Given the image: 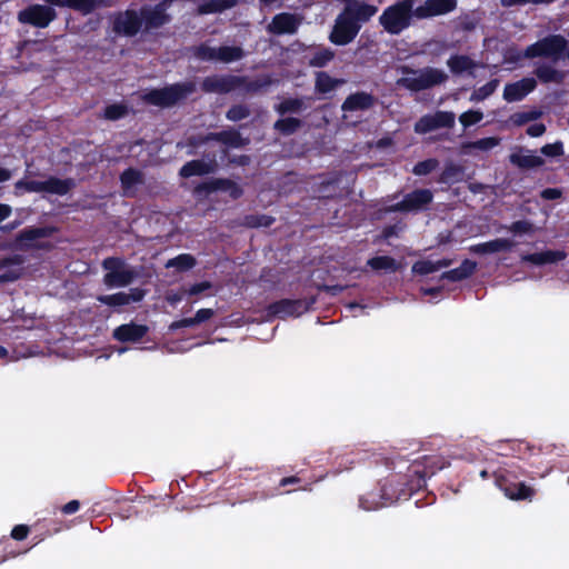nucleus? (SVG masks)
Wrapping results in <instances>:
<instances>
[{"instance_id":"f257e3e1","label":"nucleus","mask_w":569,"mask_h":569,"mask_svg":"<svg viewBox=\"0 0 569 569\" xmlns=\"http://www.w3.org/2000/svg\"><path fill=\"white\" fill-rule=\"evenodd\" d=\"M426 471L418 465H410L407 475L395 473L385 479L380 485V501H376V495L360 498V507L365 510H373L385 507L400 499H407L415 492L426 487Z\"/></svg>"},{"instance_id":"f03ea898","label":"nucleus","mask_w":569,"mask_h":569,"mask_svg":"<svg viewBox=\"0 0 569 569\" xmlns=\"http://www.w3.org/2000/svg\"><path fill=\"white\" fill-rule=\"evenodd\" d=\"M378 11L373 4L359 0H345L342 11L337 16L329 40L336 46H347L358 36L362 23L368 22Z\"/></svg>"},{"instance_id":"7ed1b4c3","label":"nucleus","mask_w":569,"mask_h":569,"mask_svg":"<svg viewBox=\"0 0 569 569\" xmlns=\"http://www.w3.org/2000/svg\"><path fill=\"white\" fill-rule=\"evenodd\" d=\"M196 90L191 81L177 82L163 88H154L146 91L141 99L144 103L162 109L171 108L187 99Z\"/></svg>"},{"instance_id":"20e7f679","label":"nucleus","mask_w":569,"mask_h":569,"mask_svg":"<svg viewBox=\"0 0 569 569\" xmlns=\"http://www.w3.org/2000/svg\"><path fill=\"white\" fill-rule=\"evenodd\" d=\"M415 0H399L387 7L379 17V23L390 34H400L416 18Z\"/></svg>"},{"instance_id":"39448f33","label":"nucleus","mask_w":569,"mask_h":569,"mask_svg":"<svg viewBox=\"0 0 569 569\" xmlns=\"http://www.w3.org/2000/svg\"><path fill=\"white\" fill-rule=\"evenodd\" d=\"M144 9L142 6L139 10L127 9L114 14L112 20V30L118 36L133 38L139 32L150 33L156 27H150L144 18Z\"/></svg>"},{"instance_id":"423d86ee","label":"nucleus","mask_w":569,"mask_h":569,"mask_svg":"<svg viewBox=\"0 0 569 569\" xmlns=\"http://www.w3.org/2000/svg\"><path fill=\"white\" fill-rule=\"evenodd\" d=\"M403 73L413 74L417 77H402L397 80V84L401 88L412 92H420L436 86H439L448 80V76L440 69L426 67L423 69L415 70L409 67H403Z\"/></svg>"},{"instance_id":"0eeeda50","label":"nucleus","mask_w":569,"mask_h":569,"mask_svg":"<svg viewBox=\"0 0 569 569\" xmlns=\"http://www.w3.org/2000/svg\"><path fill=\"white\" fill-rule=\"evenodd\" d=\"M76 187L72 178L60 179L50 176L44 181L20 179L14 183V194L21 196L24 192H47L51 194L66 196Z\"/></svg>"},{"instance_id":"6e6552de","label":"nucleus","mask_w":569,"mask_h":569,"mask_svg":"<svg viewBox=\"0 0 569 569\" xmlns=\"http://www.w3.org/2000/svg\"><path fill=\"white\" fill-rule=\"evenodd\" d=\"M568 40L561 34H549L539 39L525 49L523 57L527 59L549 58L557 62L565 58Z\"/></svg>"},{"instance_id":"1a4fd4ad","label":"nucleus","mask_w":569,"mask_h":569,"mask_svg":"<svg viewBox=\"0 0 569 569\" xmlns=\"http://www.w3.org/2000/svg\"><path fill=\"white\" fill-rule=\"evenodd\" d=\"M495 482L510 500L531 501L536 495V490L532 487L527 486L523 481H519L517 476L509 470L497 472L495 475Z\"/></svg>"},{"instance_id":"9d476101","label":"nucleus","mask_w":569,"mask_h":569,"mask_svg":"<svg viewBox=\"0 0 569 569\" xmlns=\"http://www.w3.org/2000/svg\"><path fill=\"white\" fill-rule=\"evenodd\" d=\"M316 298L288 299L283 298L269 303L266 308L268 318L286 319L288 317H300L311 309Z\"/></svg>"},{"instance_id":"9b49d317","label":"nucleus","mask_w":569,"mask_h":569,"mask_svg":"<svg viewBox=\"0 0 569 569\" xmlns=\"http://www.w3.org/2000/svg\"><path fill=\"white\" fill-rule=\"evenodd\" d=\"M57 18L56 10L46 4H30L18 12V21L34 28H47Z\"/></svg>"},{"instance_id":"f8f14e48","label":"nucleus","mask_w":569,"mask_h":569,"mask_svg":"<svg viewBox=\"0 0 569 569\" xmlns=\"http://www.w3.org/2000/svg\"><path fill=\"white\" fill-rule=\"evenodd\" d=\"M433 200L429 189H416L403 196L402 200L388 207V212H417L428 208Z\"/></svg>"},{"instance_id":"ddd939ff","label":"nucleus","mask_w":569,"mask_h":569,"mask_svg":"<svg viewBox=\"0 0 569 569\" xmlns=\"http://www.w3.org/2000/svg\"><path fill=\"white\" fill-rule=\"evenodd\" d=\"M244 77L241 76H210L206 77L201 82L203 92L211 93H229L242 86Z\"/></svg>"},{"instance_id":"4468645a","label":"nucleus","mask_w":569,"mask_h":569,"mask_svg":"<svg viewBox=\"0 0 569 569\" xmlns=\"http://www.w3.org/2000/svg\"><path fill=\"white\" fill-rule=\"evenodd\" d=\"M216 191L228 192L233 200L241 198L243 194L242 188L237 182L228 178H214L209 181L201 182L194 188V192L197 194H210Z\"/></svg>"},{"instance_id":"2eb2a0df","label":"nucleus","mask_w":569,"mask_h":569,"mask_svg":"<svg viewBox=\"0 0 569 569\" xmlns=\"http://www.w3.org/2000/svg\"><path fill=\"white\" fill-rule=\"evenodd\" d=\"M457 8V0H426L416 8V18L419 20L443 16Z\"/></svg>"},{"instance_id":"dca6fc26","label":"nucleus","mask_w":569,"mask_h":569,"mask_svg":"<svg viewBox=\"0 0 569 569\" xmlns=\"http://www.w3.org/2000/svg\"><path fill=\"white\" fill-rule=\"evenodd\" d=\"M537 87V80L531 77H525L516 82L507 83L503 88L502 97L507 102H517L523 100Z\"/></svg>"},{"instance_id":"f3484780","label":"nucleus","mask_w":569,"mask_h":569,"mask_svg":"<svg viewBox=\"0 0 569 569\" xmlns=\"http://www.w3.org/2000/svg\"><path fill=\"white\" fill-rule=\"evenodd\" d=\"M146 291L141 288H131L129 293L117 292L98 297V301L108 307H123L143 299Z\"/></svg>"},{"instance_id":"a211bd4d","label":"nucleus","mask_w":569,"mask_h":569,"mask_svg":"<svg viewBox=\"0 0 569 569\" xmlns=\"http://www.w3.org/2000/svg\"><path fill=\"white\" fill-rule=\"evenodd\" d=\"M172 2L173 0H162L153 7L144 4V18L150 27L159 29L171 22V16L167 10Z\"/></svg>"},{"instance_id":"6ab92c4d","label":"nucleus","mask_w":569,"mask_h":569,"mask_svg":"<svg viewBox=\"0 0 569 569\" xmlns=\"http://www.w3.org/2000/svg\"><path fill=\"white\" fill-rule=\"evenodd\" d=\"M300 26V19L289 12H281L272 18L269 31L274 34H293Z\"/></svg>"},{"instance_id":"aec40b11","label":"nucleus","mask_w":569,"mask_h":569,"mask_svg":"<svg viewBox=\"0 0 569 569\" xmlns=\"http://www.w3.org/2000/svg\"><path fill=\"white\" fill-rule=\"evenodd\" d=\"M148 331V326L130 322L117 327L113 331V338L120 342H139Z\"/></svg>"},{"instance_id":"412c9836","label":"nucleus","mask_w":569,"mask_h":569,"mask_svg":"<svg viewBox=\"0 0 569 569\" xmlns=\"http://www.w3.org/2000/svg\"><path fill=\"white\" fill-rule=\"evenodd\" d=\"M376 103V97L366 91L350 93L342 102L341 109L345 112L366 111Z\"/></svg>"},{"instance_id":"4be33fe9","label":"nucleus","mask_w":569,"mask_h":569,"mask_svg":"<svg viewBox=\"0 0 569 569\" xmlns=\"http://www.w3.org/2000/svg\"><path fill=\"white\" fill-rule=\"evenodd\" d=\"M217 163L216 160L212 159L209 162L203 160H190L186 162L179 170V176L181 178H191V177H202L206 174L213 173L216 171Z\"/></svg>"},{"instance_id":"5701e85b","label":"nucleus","mask_w":569,"mask_h":569,"mask_svg":"<svg viewBox=\"0 0 569 569\" xmlns=\"http://www.w3.org/2000/svg\"><path fill=\"white\" fill-rule=\"evenodd\" d=\"M516 246V242L506 238H497L487 242L472 244L469 251L475 254L497 253L500 251H510Z\"/></svg>"},{"instance_id":"b1692460","label":"nucleus","mask_w":569,"mask_h":569,"mask_svg":"<svg viewBox=\"0 0 569 569\" xmlns=\"http://www.w3.org/2000/svg\"><path fill=\"white\" fill-rule=\"evenodd\" d=\"M567 258L565 250H545L541 252L526 253L521 257V261L529 262L535 266H545L557 263Z\"/></svg>"},{"instance_id":"393cba45","label":"nucleus","mask_w":569,"mask_h":569,"mask_svg":"<svg viewBox=\"0 0 569 569\" xmlns=\"http://www.w3.org/2000/svg\"><path fill=\"white\" fill-rule=\"evenodd\" d=\"M50 7H67L79 11L83 14L91 13L96 8L100 7L103 0H44Z\"/></svg>"},{"instance_id":"a878e982","label":"nucleus","mask_w":569,"mask_h":569,"mask_svg":"<svg viewBox=\"0 0 569 569\" xmlns=\"http://www.w3.org/2000/svg\"><path fill=\"white\" fill-rule=\"evenodd\" d=\"M477 269V262L470 259H465L458 268L442 272L441 280L451 282L462 281L471 277Z\"/></svg>"},{"instance_id":"bb28decb","label":"nucleus","mask_w":569,"mask_h":569,"mask_svg":"<svg viewBox=\"0 0 569 569\" xmlns=\"http://www.w3.org/2000/svg\"><path fill=\"white\" fill-rule=\"evenodd\" d=\"M208 138L212 139V141H218L231 148H241L244 147L248 142V140L243 139L240 132L236 129H228L219 132H209Z\"/></svg>"},{"instance_id":"cd10ccee","label":"nucleus","mask_w":569,"mask_h":569,"mask_svg":"<svg viewBox=\"0 0 569 569\" xmlns=\"http://www.w3.org/2000/svg\"><path fill=\"white\" fill-rule=\"evenodd\" d=\"M136 276L132 269L124 267L117 272H107L103 276V283L108 288L126 287L134 280Z\"/></svg>"},{"instance_id":"c85d7f7f","label":"nucleus","mask_w":569,"mask_h":569,"mask_svg":"<svg viewBox=\"0 0 569 569\" xmlns=\"http://www.w3.org/2000/svg\"><path fill=\"white\" fill-rule=\"evenodd\" d=\"M452 264V259L442 258L437 261L431 260H419L413 263L412 272L421 276L433 273L442 268H447Z\"/></svg>"},{"instance_id":"c756f323","label":"nucleus","mask_w":569,"mask_h":569,"mask_svg":"<svg viewBox=\"0 0 569 569\" xmlns=\"http://www.w3.org/2000/svg\"><path fill=\"white\" fill-rule=\"evenodd\" d=\"M50 234L49 230L43 227H29L21 230L17 240L26 248H33L34 241L41 238H46Z\"/></svg>"},{"instance_id":"7c9ffc66","label":"nucleus","mask_w":569,"mask_h":569,"mask_svg":"<svg viewBox=\"0 0 569 569\" xmlns=\"http://www.w3.org/2000/svg\"><path fill=\"white\" fill-rule=\"evenodd\" d=\"M238 2L239 0H207L198 6V13H220L236 7Z\"/></svg>"},{"instance_id":"2f4dec72","label":"nucleus","mask_w":569,"mask_h":569,"mask_svg":"<svg viewBox=\"0 0 569 569\" xmlns=\"http://www.w3.org/2000/svg\"><path fill=\"white\" fill-rule=\"evenodd\" d=\"M533 73L542 83H561L565 80V73L562 71H559L546 63L538 66L533 70Z\"/></svg>"},{"instance_id":"473e14b6","label":"nucleus","mask_w":569,"mask_h":569,"mask_svg":"<svg viewBox=\"0 0 569 569\" xmlns=\"http://www.w3.org/2000/svg\"><path fill=\"white\" fill-rule=\"evenodd\" d=\"M447 66L453 74H461L467 71H471L476 68V62L466 54H452Z\"/></svg>"},{"instance_id":"72a5a7b5","label":"nucleus","mask_w":569,"mask_h":569,"mask_svg":"<svg viewBox=\"0 0 569 569\" xmlns=\"http://www.w3.org/2000/svg\"><path fill=\"white\" fill-rule=\"evenodd\" d=\"M510 162L520 169H532L543 166L545 160L529 151L528 154L512 153L509 157Z\"/></svg>"},{"instance_id":"f704fd0d","label":"nucleus","mask_w":569,"mask_h":569,"mask_svg":"<svg viewBox=\"0 0 569 569\" xmlns=\"http://www.w3.org/2000/svg\"><path fill=\"white\" fill-rule=\"evenodd\" d=\"M465 169L462 166L449 162L441 171L438 181L443 184H453L462 180Z\"/></svg>"},{"instance_id":"c9c22d12","label":"nucleus","mask_w":569,"mask_h":569,"mask_svg":"<svg viewBox=\"0 0 569 569\" xmlns=\"http://www.w3.org/2000/svg\"><path fill=\"white\" fill-rule=\"evenodd\" d=\"M341 80L332 78L325 71H320L316 74V83L315 88L318 93L326 94L333 91L339 84Z\"/></svg>"},{"instance_id":"e433bc0d","label":"nucleus","mask_w":569,"mask_h":569,"mask_svg":"<svg viewBox=\"0 0 569 569\" xmlns=\"http://www.w3.org/2000/svg\"><path fill=\"white\" fill-rule=\"evenodd\" d=\"M367 266L375 271H391L398 270V263L395 258L390 256H377L367 260Z\"/></svg>"},{"instance_id":"4c0bfd02","label":"nucleus","mask_w":569,"mask_h":569,"mask_svg":"<svg viewBox=\"0 0 569 569\" xmlns=\"http://www.w3.org/2000/svg\"><path fill=\"white\" fill-rule=\"evenodd\" d=\"M301 127L302 121L293 117L278 119L273 124V129L282 136H291L296 133Z\"/></svg>"},{"instance_id":"58836bf2","label":"nucleus","mask_w":569,"mask_h":569,"mask_svg":"<svg viewBox=\"0 0 569 569\" xmlns=\"http://www.w3.org/2000/svg\"><path fill=\"white\" fill-rule=\"evenodd\" d=\"M244 57V51L238 46H221L217 48V60L229 63L241 60Z\"/></svg>"},{"instance_id":"ea45409f","label":"nucleus","mask_w":569,"mask_h":569,"mask_svg":"<svg viewBox=\"0 0 569 569\" xmlns=\"http://www.w3.org/2000/svg\"><path fill=\"white\" fill-rule=\"evenodd\" d=\"M120 183L121 188L128 191L132 187L143 183V174L136 168H128L121 172Z\"/></svg>"},{"instance_id":"a19ab883","label":"nucleus","mask_w":569,"mask_h":569,"mask_svg":"<svg viewBox=\"0 0 569 569\" xmlns=\"http://www.w3.org/2000/svg\"><path fill=\"white\" fill-rule=\"evenodd\" d=\"M306 104L300 98H287L282 100L279 104L274 107V110L280 114L284 116L287 113H298L301 110L306 109Z\"/></svg>"},{"instance_id":"79ce46f5","label":"nucleus","mask_w":569,"mask_h":569,"mask_svg":"<svg viewBox=\"0 0 569 569\" xmlns=\"http://www.w3.org/2000/svg\"><path fill=\"white\" fill-rule=\"evenodd\" d=\"M335 58V51L330 48L317 49L309 59V66L315 68H323Z\"/></svg>"},{"instance_id":"37998d69","label":"nucleus","mask_w":569,"mask_h":569,"mask_svg":"<svg viewBox=\"0 0 569 569\" xmlns=\"http://www.w3.org/2000/svg\"><path fill=\"white\" fill-rule=\"evenodd\" d=\"M542 116V112L538 109H532L529 111H519L515 112L510 116V122L516 127L525 126L530 121H536Z\"/></svg>"},{"instance_id":"c03bdc74","label":"nucleus","mask_w":569,"mask_h":569,"mask_svg":"<svg viewBox=\"0 0 569 569\" xmlns=\"http://www.w3.org/2000/svg\"><path fill=\"white\" fill-rule=\"evenodd\" d=\"M166 266L168 268L173 267L179 271H187L196 266V258L189 253H181L170 259Z\"/></svg>"},{"instance_id":"a18cd8bd","label":"nucleus","mask_w":569,"mask_h":569,"mask_svg":"<svg viewBox=\"0 0 569 569\" xmlns=\"http://www.w3.org/2000/svg\"><path fill=\"white\" fill-rule=\"evenodd\" d=\"M412 465H418L421 469H425L426 471H432L430 475H426V480L428 478H431L438 470H441L443 468V461L439 457H423V461H413Z\"/></svg>"},{"instance_id":"49530a36","label":"nucleus","mask_w":569,"mask_h":569,"mask_svg":"<svg viewBox=\"0 0 569 569\" xmlns=\"http://www.w3.org/2000/svg\"><path fill=\"white\" fill-rule=\"evenodd\" d=\"M498 84H499L498 79H492V80L488 81L486 84L473 90V92L471 93L470 100L471 101H482V100L487 99L496 91Z\"/></svg>"},{"instance_id":"de8ad7c7","label":"nucleus","mask_w":569,"mask_h":569,"mask_svg":"<svg viewBox=\"0 0 569 569\" xmlns=\"http://www.w3.org/2000/svg\"><path fill=\"white\" fill-rule=\"evenodd\" d=\"M251 111L246 104H232L226 112V118L232 122L241 121L248 118Z\"/></svg>"},{"instance_id":"09e8293b","label":"nucleus","mask_w":569,"mask_h":569,"mask_svg":"<svg viewBox=\"0 0 569 569\" xmlns=\"http://www.w3.org/2000/svg\"><path fill=\"white\" fill-rule=\"evenodd\" d=\"M128 113V107L123 103H112L104 108L103 116L106 119L116 121L123 118Z\"/></svg>"},{"instance_id":"8fccbe9b","label":"nucleus","mask_w":569,"mask_h":569,"mask_svg":"<svg viewBox=\"0 0 569 569\" xmlns=\"http://www.w3.org/2000/svg\"><path fill=\"white\" fill-rule=\"evenodd\" d=\"M439 166V161L435 158H429L417 162L413 166L412 173L416 176H427L431 173Z\"/></svg>"},{"instance_id":"3c124183","label":"nucleus","mask_w":569,"mask_h":569,"mask_svg":"<svg viewBox=\"0 0 569 569\" xmlns=\"http://www.w3.org/2000/svg\"><path fill=\"white\" fill-rule=\"evenodd\" d=\"M246 222L251 228L271 227L274 218L268 214H249L246 217Z\"/></svg>"},{"instance_id":"603ef678","label":"nucleus","mask_w":569,"mask_h":569,"mask_svg":"<svg viewBox=\"0 0 569 569\" xmlns=\"http://www.w3.org/2000/svg\"><path fill=\"white\" fill-rule=\"evenodd\" d=\"M508 230L516 236L532 234L535 227L533 223L528 220H517L508 227Z\"/></svg>"},{"instance_id":"864d4df0","label":"nucleus","mask_w":569,"mask_h":569,"mask_svg":"<svg viewBox=\"0 0 569 569\" xmlns=\"http://www.w3.org/2000/svg\"><path fill=\"white\" fill-rule=\"evenodd\" d=\"M483 119V113L480 110H468L460 114L459 121L465 128H469L479 123Z\"/></svg>"},{"instance_id":"5fc2aeb1","label":"nucleus","mask_w":569,"mask_h":569,"mask_svg":"<svg viewBox=\"0 0 569 569\" xmlns=\"http://www.w3.org/2000/svg\"><path fill=\"white\" fill-rule=\"evenodd\" d=\"M415 129L419 133H428L433 130H437L435 114H426L421 117L417 121Z\"/></svg>"},{"instance_id":"6e6d98bb","label":"nucleus","mask_w":569,"mask_h":569,"mask_svg":"<svg viewBox=\"0 0 569 569\" xmlns=\"http://www.w3.org/2000/svg\"><path fill=\"white\" fill-rule=\"evenodd\" d=\"M194 56L203 61L217 60V48L201 43L194 48Z\"/></svg>"},{"instance_id":"4d7b16f0","label":"nucleus","mask_w":569,"mask_h":569,"mask_svg":"<svg viewBox=\"0 0 569 569\" xmlns=\"http://www.w3.org/2000/svg\"><path fill=\"white\" fill-rule=\"evenodd\" d=\"M435 114L437 129L452 128L455 126V113L450 111H437Z\"/></svg>"},{"instance_id":"13d9d810","label":"nucleus","mask_w":569,"mask_h":569,"mask_svg":"<svg viewBox=\"0 0 569 569\" xmlns=\"http://www.w3.org/2000/svg\"><path fill=\"white\" fill-rule=\"evenodd\" d=\"M540 152L546 157H560L563 156L565 149L563 143L561 141H556L553 143H547L541 147Z\"/></svg>"},{"instance_id":"bf43d9fd","label":"nucleus","mask_w":569,"mask_h":569,"mask_svg":"<svg viewBox=\"0 0 569 569\" xmlns=\"http://www.w3.org/2000/svg\"><path fill=\"white\" fill-rule=\"evenodd\" d=\"M126 267V262L122 258L108 257L102 261V268L108 272H117Z\"/></svg>"},{"instance_id":"052dcab7","label":"nucleus","mask_w":569,"mask_h":569,"mask_svg":"<svg viewBox=\"0 0 569 569\" xmlns=\"http://www.w3.org/2000/svg\"><path fill=\"white\" fill-rule=\"evenodd\" d=\"M269 83H270V81H268V80H260V79L248 80L244 77V82L242 83V86L240 88H243L247 92L254 93V92H258L259 90H261L262 88H264L266 86H268Z\"/></svg>"},{"instance_id":"680f3d73","label":"nucleus","mask_w":569,"mask_h":569,"mask_svg":"<svg viewBox=\"0 0 569 569\" xmlns=\"http://www.w3.org/2000/svg\"><path fill=\"white\" fill-rule=\"evenodd\" d=\"M498 143H499L498 138L488 137V138H482L477 141H473L471 143V147L479 149V150L487 151V150H490V149L495 148L496 146H498Z\"/></svg>"},{"instance_id":"e2e57ef3","label":"nucleus","mask_w":569,"mask_h":569,"mask_svg":"<svg viewBox=\"0 0 569 569\" xmlns=\"http://www.w3.org/2000/svg\"><path fill=\"white\" fill-rule=\"evenodd\" d=\"M30 532V528L27 525H17L11 530V537L14 540L22 541L24 540Z\"/></svg>"},{"instance_id":"0e129e2a","label":"nucleus","mask_w":569,"mask_h":569,"mask_svg":"<svg viewBox=\"0 0 569 569\" xmlns=\"http://www.w3.org/2000/svg\"><path fill=\"white\" fill-rule=\"evenodd\" d=\"M543 200H557L562 197V190L559 188H546L540 192Z\"/></svg>"},{"instance_id":"69168bd1","label":"nucleus","mask_w":569,"mask_h":569,"mask_svg":"<svg viewBox=\"0 0 569 569\" xmlns=\"http://www.w3.org/2000/svg\"><path fill=\"white\" fill-rule=\"evenodd\" d=\"M214 316V311L210 308L199 309L194 315V320L197 325H200Z\"/></svg>"},{"instance_id":"338daca9","label":"nucleus","mask_w":569,"mask_h":569,"mask_svg":"<svg viewBox=\"0 0 569 569\" xmlns=\"http://www.w3.org/2000/svg\"><path fill=\"white\" fill-rule=\"evenodd\" d=\"M401 230V227L399 224H389L386 226L381 231V238L385 240H388L392 237H397L399 234V231Z\"/></svg>"},{"instance_id":"774afa93","label":"nucleus","mask_w":569,"mask_h":569,"mask_svg":"<svg viewBox=\"0 0 569 569\" xmlns=\"http://www.w3.org/2000/svg\"><path fill=\"white\" fill-rule=\"evenodd\" d=\"M547 128L543 123H533L529 126L526 130L527 134L537 138L541 137L546 132Z\"/></svg>"}]
</instances>
